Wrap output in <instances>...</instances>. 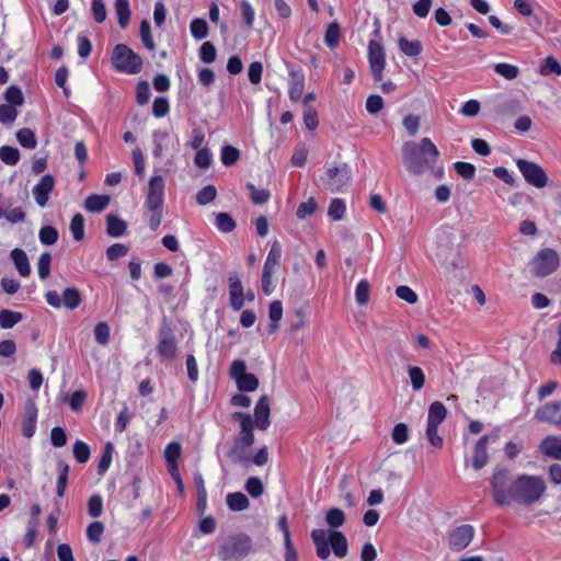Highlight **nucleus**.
<instances>
[{"mask_svg": "<svg viewBox=\"0 0 561 561\" xmlns=\"http://www.w3.org/2000/svg\"><path fill=\"white\" fill-rule=\"evenodd\" d=\"M474 529L471 525H461L449 534V547L454 551H461L472 541Z\"/></svg>", "mask_w": 561, "mask_h": 561, "instance_id": "15", "label": "nucleus"}, {"mask_svg": "<svg viewBox=\"0 0 561 561\" xmlns=\"http://www.w3.org/2000/svg\"><path fill=\"white\" fill-rule=\"evenodd\" d=\"M542 455L561 460V436H547L539 445Z\"/></svg>", "mask_w": 561, "mask_h": 561, "instance_id": "24", "label": "nucleus"}, {"mask_svg": "<svg viewBox=\"0 0 561 561\" xmlns=\"http://www.w3.org/2000/svg\"><path fill=\"white\" fill-rule=\"evenodd\" d=\"M341 36V26L337 22H332L328 25L325 34H324V43L330 47L334 48L339 42Z\"/></svg>", "mask_w": 561, "mask_h": 561, "instance_id": "35", "label": "nucleus"}, {"mask_svg": "<svg viewBox=\"0 0 561 561\" xmlns=\"http://www.w3.org/2000/svg\"><path fill=\"white\" fill-rule=\"evenodd\" d=\"M129 249L123 243H114L106 250V257L108 261H116L127 255Z\"/></svg>", "mask_w": 561, "mask_h": 561, "instance_id": "60", "label": "nucleus"}, {"mask_svg": "<svg viewBox=\"0 0 561 561\" xmlns=\"http://www.w3.org/2000/svg\"><path fill=\"white\" fill-rule=\"evenodd\" d=\"M251 550V539L244 534L227 538L220 546L219 557L222 561H240Z\"/></svg>", "mask_w": 561, "mask_h": 561, "instance_id": "7", "label": "nucleus"}, {"mask_svg": "<svg viewBox=\"0 0 561 561\" xmlns=\"http://www.w3.org/2000/svg\"><path fill=\"white\" fill-rule=\"evenodd\" d=\"M408 375L411 381L412 389L420 391L425 383V375L421 367L412 366L408 369Z\"/></svg>", "mask_w": 561, "mask_h": 561, "instance_id": "38", "label": "nucleus"}, {"mask_svg": "<svg viewBox=\"0 0 561 561\" xmlns=\"http://www.w3.org/2000/svg\"><path fill=\"white\" fill-rule=\"evenodd\" d=\"M4 99L8 104L12 106H21L24 102V98L22 91L15 85H11L7 89L4 93Z\"/></svg>", "mask_w": 561, "mask_h": 561, "instance_id": "52", "label": "nucleus"}, {"mask_svg": "<svg viewBox=\"0 0 561 561\" xmlns=\"http://www.w3.org/2000/svg\"><path fill=\"white\" fill-rule=\"evenodd\" d=\"M370 298V284L366 279H362L355 288V300L359 306L368 304Z\"/></svg>", "mask_w": 561, "mask_h": 561, "instance_id": "37", "label": "nucleus"}, {"mask_svg": "<svg viewBox=\"0 0 561 561\" xmlns=\"http://www.w3.org/2000/svg\"><path fill=\"white\" fill-rule=\"evenodd\" d=\"M114 8H115V13H116L121 28H126L127 25L129 24L130 16H131L129 1L128 0H116Z\"/></svg>", "mask_w": 561, "mask_h": 561, "instance_id": "31", "label": "nucleus"}, {"mask_svg": "<svg viewBox=\"0 0 561 561\" xmlns=\"http://www.w3.org/2000/svg\"><path fill=\"white\" fill-rule=\"evenodd\" d=\"M215 225L221 232H231L236 228L234 220L227 213L217 214Z\"/></svg>", "mask_w": 561, "mask_h": 561, "instance_id": "49", "label": "nucleus"}, {"mask_svg": "<svg viewBox=\"0 0 561 561\" xmlns=\"http://www.w3.org/2000/svg\"><path fill=\"white\" fill-rule=\"evenodd\" d=\"M192 36L197 39H204L208 35V24L204 19H194L190 25Z\"/></svg>", "mask_w": 561, "mask_h": 561, "instance_id": "40", "label": "nucleus"}, {"mask_svg": "<svg viewBox=\"0 0 561 561\" xmlns=\"http://www.w3.org/2000/svg\"><path fill=\"white\" fill-rule=\"evenodd\" d=\"M494 71L507 80L515 79L519 73L518 67L506 62L496 64Z\"/></svg>", "mask_w": 561, "mask_h": 561, "instance_id": "50", "label": "nucleus"}, {"mask_svg": "<svg viewBox=\"0 0 561 561\" xmlns=\"http://www.w3.org/2000/svg\"><path fill=\"white\" fill-rule=\"evenodd\" d=\"M496 478H500L499 483L502 484L500 489L504 491V493H513L514 486H515V480H511L510 473L506 469L497 468L491 479V486H492V496L494 502L496 503Z\"/></svg>", "mask_w": 561, "mask_h": 561, "instance_id": "22", "label": "nucleus"}, {"mask_svg": "<svg viewBox=\"0 0 561 561\" xmlns=\"http://www.w3.org/2000/svg\"><path fill=\"white\" fill-rule=\"evenodd\" d=\"M539 72L541 76L551 73L561 76V65L553 56H548L541 65Z\"/></svg>", "mask_w": 561, "mask_h": 561, "instance_id": "47", "label": "nucleus"}, {"mask_svg": "<svg viewBox=\"0 0 561 561\" xmlns=\"http://www.w3.org/2000/svg\"><path fill=\"white\" fill-rule=\"evenodd\" d=\"M270 414H271V403L270 398L266 394H263L257 400L255 408H254V416L253 420L255 421V427L261 431H266L268 426L271 425L270 421Z\"/></svg>", "mask_w": 561, "mask_h": 561, "instance_id": "19", "label": "nucleus"}, {"mask_svg": "<svg viewBox=\"0 0 561 561\" xmlns=\"http://www.w3.org/2000/svg\"><path fill=\"white\" fill-rule=\"evenodd\" d=\"M55 179L51 174H45L41 178L37 184L32 188V195L35 199V203L41 208L47 206L50 193L55 187Z\"/></svg>", "mask_w": 561, "mask_h": 561, "instance_id": "16", "label": "nucleus"}, {"mask_svg": "<svg viewBox=\"0 0 561 561\" xmlns=\"http://www.w3.org/2000/svg\"><path fill=\"white\" fill-rule=\"evenodd\" d=\"M216 48L210 42H205L202 44L199 49V58L206 62L211 64L216 60Z\"/></svg>", "mask_w": 561, "mask_h": 561, "instance_id": "61", "label": "nucleus"}, {"mask_svg": "<svg viewBox=\"0 0 561 561\" xmlns=\"http://www.w3.org/2000/svg\"><path fill=\"white\" fill-rule=\"evenodd\" d=\"M438 154L437 147L430 138H423L420 144L408 141L402 148L403 163L407 170L415 175L424 173Z\"/></svg>", "mask_w": 561, "mask_h": 561, "instance_id": "2", "label": "nucleus"}, {"mask_svg": "<svg viewBox=\"0 0 561 561\" xmlns=\"http://www.w3.org/2000/svg\"><path fill=\"white\" fill-rule=\"evenodd\" d=\"M311 538L316 545L317 556L322 560H327L330 557V546L336 557L344 558L347 554V539L341 531L313 529Z\"/></svg>", "mask_w": 561, "mask_h": 561, "instance_id": "3", "label": "nucleus"}, {"mask_svg": "<svg viewBox=\"0 0 561 561\" xmlns=\"http://www.w3.org/2000/svg\"><path fill=\"white\" fill-rule=\"evenodd\" d=\"M57 472H58V479H57V488L56 492L59 497H62L67 488L68 483V473H69V466L65 463L64 461H59L57 465Z\"/></svg>", "mask_w": 561, "mask_h": 561, "instance_id": "33", "label": "nucleus"}, {"mask_svg": "<svg viewBox=\"0 0 561 561\" xmlns=\"http://www.w3.org/2000/svg\"><path fill=\"white\" fill-rule=\"evenodd\" d=\"M447 415L445 405L439 402H433L428 408L426 437L430 444L435 448H442L443 438L438 435V426L444 422Z\"/></svg>", "mask_w": 561, "mask_h": 561, "instance_id": "8", "label": "nucleus"}, {"mask_svg": "<svg viewBox=\"0 0 561 561\" xmlns=\"http://www.w3.org/2000/svg\"><path fill=\"white\" fill-rule=\"evenodd\" d=\"M113 67L124 73L137 75L142 69V59L125 44H117L111 57Z\"/></svg>", "mask_w": 561, "mask_h": 561, "instance_id": "6", "label": "nucleus"}, {"mask_svg": "<svg viewBox=\"0 0 561 561\" xmlns=\"http://www.w3.org/2000/svg\"><path fill=\"white\" fill-rule=\"evenodd\" d=\"M317 202L313 197H310L308 201L301 203L297 210H296V216L299 218V219H305L306 217L308 216H311L314 214V211L317 210Z\"/></svg>", "mask_w": 561, "mask_h": 561, "instance_id": "56", "label": "nucleus"}, {"mask_svg": "<svg viewBox=\"0 0 561 561\" xmlns=\"http://www.w3.org/2000/svg\"><path fill=\"white\" fill-rule=\"evenodd\" d=\"M16 116H18V111L14 106H12L8 103L0 105V123L11 124L15 121Z\"/></svg>", "mask_w": 561, "mask_h": 561, "instance_id": "63", "label": "nucleus"}, {"mask_svg": "<svg viewBox=\"0 0 561 561\" xmlns=\"http://www.w3.org/2000/svg\"><path fill=\"white\" fill-rule=\"evenodd\" d=\"M20 145L27 149H34L37 146L35 134L28 128H22L16 133Z\"/></svg>", "mask_w": 561, "mask_h": 561, "instance_id": "45", "label": "nucleus"}, {"mask_svg": "<svg viewBox=\"0 0 561 561\" xmlns=\"http://www.w3.org/2000/svg\"><path fill=\"white\" fill-rule=\"evenodd\" d=\"M289 77V98L291 101L296 102L302 96L305 88V76L301 71L290 70Z\"/></svg>", "mask_w": 561, "mask_h": 561, "instance_id": "25", "label": "nucleus"}, {"mask_svg": "<svg viewBox=\"0 0 561 561\" xmlns=\"http://www.w3.org/2000/svg\"><path fill=\"white\" fill-rule=\"evenodd\" d=\"M213 160L211 152L207 148H202L197 150L194 162L201 169L209 168Z\"/></svg>", "mask_w": 561, "mask_h": 561, "instance_id": "64", "label": "nucleus"}, {"mask_svg": "<svg viewBox=\"0 0 561 561\" xmlns=\"http://www.w3.org/2000/svg\"><path fill=\"white\" fill-rule=\"evenodd\" d=\"M38 239L42 244L53 245L58 240V231L56 228H54L51 226H45V227L41 228V230L38 232Z\"/></svg>", "mask_w": 561, "mask_h": 561, "instance_id": "48", "label": "nucleus"}, {"mask_svg": "<svg viewBox=\"0 0 561 561\" xmlns=\"http://www.w3.org/2000/svg\"><path fill=\"white\" fill-rule=\"evenodd\" d=\"M368 60L375 80L380 81L382 79V71L386 66L385 49L380 43L376 41L369 42Z\"/></svg>", "mask_w": 561, "mask_h": 561, "instance_id": "14", "label": "nucleus"}, {"mask_svg": "<svg viewBox=\"0 0 561 561\" xmlns=\"http://www.w3.org/2000/svg\"><path fill=\"white\" fill-rule=\"evenodd\" d=\"M247 188L250 192L251 201L256 205H263L270 199V192L265 188H257L252 183L247 184Z\"/></svg>", "mask_w": 561, "mask_h": 561, "instance_id": "43", "label": "nucleus"}, {"mask_svg": "<svg viewBox=\"0 0 561 561\" xmlns=\"http://www.w3.org/2000/svg\"><path fill=\"white\" fill-rule=\"evenodd\" d=\"M535 416L540 421L561 426V399L541 405L536 410Z\"/></svg>", "mask_w": 561, "mask_h": 561, "instance_id": "18", "label": "nucleus"}, {"mask_svg": "<svg viewBox=\"0 0 561 561\" xmlns=\"http://www.w3.org/2000/svg\"><path fill=\"white\" fill-rule=\"evenodd\" d=\"M110 204L107 195L92 194L84 201V208L90 213H100L104 210Z\"/></svg>", "mask_w": 561, "mask_h": 561, "instance_id": "28", "label": "nucleus"}, {"mask_svg": "<svg viewBox=\"0 0 561 561\" xmlns=\"http://www.w3.org/2000/svg\"><path fill=\"white\" fill-rule=\"evenodd\" d=\"M153 141V156L156 158H161L165 150H168L170 146V135L167 130H156L152 134Z\"/></svg>", "mask_w": 561, "mask_h": 561, "instance_id": "27", "label": "nucleus"}, {"mask_svg": "<svg viewBox=\"0 0 561 561\" xmlns=\"http://www.w3.org/2000/svg\"><path fill=\"white\" fill-rule=\"evenodd\" d=\"M398 45L400 50L409 57H416L419 56L422 50L423 46L420 41H409L408 38L401 36L398 39Z\"/></svg>", "mask_w": 561, "mask_h": 561, "instance_id": "32", "label": "nucleus"}, {"mask_svg": "<svg viewBox=\"0 0 561 561\" xmlns=\"http://www.w3.org/2000/svg\"><path fill=\"white\" fill-rule=\"evenodd\" d=\"M490 440V436L483 435L477 442L472 456V466L476 470L482 469L489 461L486 453V446Z\"/></svg>", "mask_w": 561, "mask_h": 561, "instance_id": "23", "label": "nucleus"}, {"mask_svg": "<svg viewBox=\"0 0 561 561\" xmlns=\"http://www.w3.org/2000/svg\"><path fill=\"white\" fill-rule=\"evenodd\" d=\"M325 523L332 528H339L345 523V514L340 508H330L325 514Z\"/></svg>", "mask_w": 561, "mask_h": 561, "instance_id": "46", "label": "nucleus"}, {"mask_svg": "<svg viewBox=\"0 0 561 561\" xmlns=\"http://www.w3.org/2000/svg\"><path fill=\"white\" fill-rule=\"evenodd\" d=\"M106 232L114 238L122 237L126 233L127 225L126 222L118 218L115 215H107L106 218Z\"/></svg>", "mask_w": 561, "mask_h": 561, "instance_id": "30", "label": "nucleus"}, {"mask_svg": "<svg viewBox=\"0 0 561 561\" xmlns=\"http://www.w3.org/2000/svg\"><path fill=\"white\" fill-rule=\"evenodd\" d=\"M10 257L14 263L15 268L22 277H27L31 274V266L26 253L22 249H13Z\"/></svg>", "mask_w": 561, "mask_h": 561, "instance_id": "26", "label": "nucleus"}, {"mask_svg": "<svg viewBox=\"0 0 561 561\" xmlns=\"http://www.w3.org/2000/svg\"><path fill=\"white\" fill-rule=\"evenodd\" d=\"M229 374L240 391L252 392L259 387V379L255 375L247 373V365L241 359L232 362Z\"/></svg>", "mask_w": 561, "mask_h": 561, "instance_id": "11", "label": "nucleus"}, {"mask_svg": "<svg viewBox=\"0 0 561 561\" xmlns=\"http://www.w3.org/2000/svg\"><path fill=\"white\" fill-rule=\"evenodd\" d=\"M230 306L233 310L239 311L244 305V291L241 280L237 275L228 277Z\"/></svg>", "mask_w": 561, "mask_h": 561, "instance_id": "21", "label": "nucleus"}, {"mask_svg": "<svg viewBox=\"0 0 561 561\" xmlns=\"http://www.w3.org/2000/svg\"><path fill=\"white\" fill-rule=\"evenodd\" d=\"M500 478H496V504L510 505L512 502L522 504H531L536 502L545 491V484L541 479L529 476H520L515 480L513 493H504L499 483Z\"/></svg>", "mask_w": 561, "mask_h": 561, "instance_id": "1", "label": "nucleus"}, {"mask_svg": "<svg viewBox=\"0 0 561 561\" xmlns=\"http://www.w3.org/2000/svg\"><path fill=\"white\" fill-rule=\"evenodd\" d=\"M250 447H244L238 444H233L229 451V457L233 462L244 463L249 461V449Z\"/></svg>", "mask_w": 561, "mask_h": 561, "instance_id": "51", "label": "nucleus"}, {"mask_svg": "<svg viewBox=\"0 0 561 561\" xmlns=\"http://www.w3.org/2000/svg\"><path fill=\"white\" fill-rule=\"evenodd\" d=\"M37 412V407L33 401H28L25 404L23 411L22 434L26 438H31L35 433Z\"/></svg>", "mask_w": 561, "mask_h": 561, "instance_id": "20", "label": "nucleus"}, {"mask_svg": "<svg viewBox=\"0 0 561 561\" xmlns=\"http://www.w3.org/2000/svg\"><path fill=\"white\" fill-rule=\"evenodd\" d=\"M51 256L48 252H44L39 255L37 262V273L42 279L48 277L50 273Z\"/></svg>", "mask_w": 561, "mask_h": 561, "instance_id": "57", "label": "nucleus"}, {"mask_svg": "<svg viewBox=\"0 0 561 561\" xmlns=\"http://www.w3.org/2000/svg\"><path fill=\"white\" fill-rule=\"evenodd\" d=\"M240 157V151L232 146H224L221 149V162L229 167L234 164Z\"/></svg>", "mask_w": 561, "mask_h": 561, "instance_id": "55", "label": "nucleus"}, {"mask_svg": "<svg viewBox=\"0 0 561 561\" xmlns=\"http://www.w3.org/2000/svg\"><path fill=\"white\" fill-rule=\"evenodd\" d=\"M140 38L147 49L153 50L156 48V44L151 35L150 23L147 20H144L140 23Z\"/></svg>", "mask_w": 561, "mask_h": 561, "instance_id": "54", "label": "nucleus"}, {"mask_svg": "<svg viewBox=\"0 0 561 561\" xmlns=\"http://www.w3.org/2000/svg\"><path fill=\"white\" fill-rule=\"evenodd\" d=\"M178 344L174 333L170 328H163L159 332L157 352L164 358H171L176 354Z\"/></svg>", "mask_w": 561, "mask_h": 561, "instance_id": "17", "label": "nucleus"}, {"mask_svg": "<svg viewBox=\"0 0 561 561\" xmlns=\"http://www.w3.org/2000/svg\"><path fill=\"white\" fill-rule=\"evenodd\" d=\"M110 325L106 322H99L94 327V339L100 345H106L110 341Z\"/></svg>", "mask_w": 561, "mask_h": 561, "instance_id": "53", "label": "nucleus"}, {"mask_svg": "<svg viewBox=\"0 0 561 561\" xmlns=\"http://www.w3.org/2000/svg\"><path fill=\"white\" fill-rule=\"evenodd\" d=\"M22 320V314L12 310L0 311V327L2 329H11Z\"/></svg>", "mask_w": 561, "mask_h": 561, "instance_id": "36", "label": "nucleus"}, {"mask_svg": "<svg viewBox=\"0 0 561 561\" xmlns=\"http://www.w3.org/2000/svg\"><path fill=\"white\" fill-rule=\"evenodd\" d=\"M346 211V205L343 199L341 198H334L331 201L329 208H328V215L333 220L337 221L343 219Z\"/></svg>", "mask_w": 561, "mask_h": 561, "instance_id": "42", "label": "nucleus"}, {"mask_svg": "<svg viewBox=\"0 0 561 561\" xmlns=\"http://www.w3.org/2000/svg\"><path fill=\"white\" fill-rule=\"evenodd\" d=\"M226 503L233 512L244 511L250 505L248 497L241 492L228 493L226 496Z\"/></svg>", "mask_w": 561, "mask_h": 561, "instance_id": "29", "label": "nucleus"}, {"mask_svg": "<svg viewBox=\"0 0 561 561\" xmlns=\"http://www.w3.org/2000/svg\"><path fill=\"white\" fill-rule=\"evenodd\" d=\"M352 181V170L346 163L328 165L319 176L318 185L331 193L344 192Z\"/></svg>", "mask_w": 561, "mask_h": 561, "instance_id": "5", "label": "nucleus"}, {"mask_svg": "<svg viewBox=\"0 0 561 561\" xmlns=\"http://www.w3.org/2000/svg\"><path fill=\"white\" fill-rule=\"evenodd\" d=\"M516 165L528 184L537 188H542L547 185L548 176L539 164L518 159L516 160Z\"/></svg>", "mask_w": 561, "mask_h": 561, "instance_id": "13", "label": "nucleus"}, {"mask_svg": "<svg viewBox=\"0 0 561 561\" xmlns=\"http://www.w3.org/2000/svg\"><path fill=\"white\" fill-rule=\"evenodd\" d=\"M216 187L213 185H207L203 187L201 191H198V193L196 194V202L199 205H206L213 202L216 198Z\"/></svg>", "mask_w": 561, "mask_h": 561, "instance_id": "58", "label": "nucleus"}, {"mask_svg": "<svg viewBox=\"0 0 561 561\" xmlns=\"http://www.w3.org/2000/svg\"><path fill=\"white\" fill-rule=\"evenodd\" d=\"M104 533V525L101 522H93L87 528V537L91 542H100Z\"/></svg>", "mask_w": 561, "mask_h": 561, "instance_id": "62", "label": "nucleus"}, {"mask_svg": "<svg viewBox=\"0 0 561 561\" xmlns=\"http://www.w3.org/2000/svg\"><path fill=\"white\" fill-rule=\"evenodd\" d=\"M181 450V445L178 442H171L167 445L164 449V458L169 468L173 467L175 469Z\"/></svg>", "mask_w": 561, "mask_h": 561, "instance_id": "34", "label": "nucleus"}, {"mask_svg": "<svg viewBox=\"0 0 561 561\" xmlns=\"http://www.w3.org/2000/svg\"><path fill=\"white\" fill-rule=\"evenodd\" d=\"M69 229L76 241H81L84 238V218L81 214H76L71 221Z\"/></svg>", "mask_w": 561, "mask_h": 561, "instance_id": "41", "label": "nucleus"}, {"mask_svg": "<svg viewBox=\"0 0 561 561\" xmlns=\"http://www.w3.org/2000/svg\"><path fill=\"white\" fill-rule=\"evenodd\" d=\"M560 259L556 250L542 249L530 262V271L534 275L543 277L552 274L559 266Z\"/></svg>", "mask_w": 561, "mask_h": 561, "instance_id": "10", "label": "nucleus"}, {"mask_svg": "<svg viewBox=\"0 0 561 561\" xmlns=\"http://www.w3.org/2000/svg\"><path fill=\"white\" fill-rule=\"evenodd\" d=\"M232 417L239 421L241 433H253L255 421L251 414L244 412H234Z\"/></svg>", "mask_w": 561, "mask_h": 561, "instance_id": "44", "label": "nucleus"}, {"mask_svg": "<svg viewBox=\"0 0 561 561\" xmlns=\"http://www.w3.org/2000/svg\"><path fill=\"white\" fill-rule=\"evenodd\" d=\"M45 298L47 304L54 308L65 307L70 310L78 308L82 301L80 291L75 287L66 288L61 296L56 290H49Z\"/></svg>", "mask_w": 561, "mask_h": 561, "instance_id": "12", "label": "nucleus"}, {"mask_svg": "<svg viewBox=\"0 0 561 561\" xmlns=\"http://www.w3.org/2000/svg\"><path fill=\"white\" fill-rule=\"evenodd\" d=\"M165 183L161 175H153L148 183L145 207L150 213L149 227L156 231L162 220Z\"/></svg>", "mask_w": 561, "mask_h": 561, "instance_id": "4", "label": "nucleus"}, {"mask_svg": "<svg viewBox=\"0 0 561 561\" xmlns=\"http://www.w3.org/2000/svg\"><path fill=\"white\" fill-rule=\"evenodd\" d=\"M73 456L78 462H80V463L87 462L90 458L89 446L82 440H77L73 445Z\"/></svg>", "mask_w": 561, "mask_h": 561, "instance_id": "59", "label": "nucleus"}, {"mask_svg": "<svg viewBox=\"0 0 561 561\" xmlns=\"http://www.w3.org/2000/svg\"><path fill=\"white\" fill-rule=\"evenodd\" d=\"M0 160L8 165H15L20 160V151L15 147H0Z\"/></svg>", "mask_w": 561, "mask_h": 561, "instance_id": "39", "label": "nucleus"}, {"mask_svg": "<svg viewBox=\"0 0 561 561\" xmlns=\"http://www.w3.org/2000/svg\"><path fill=\"white\" fill-rule=\"evenodd\" d=\"M280 259L282 245L277 240H275L271 245V249L264 262L262 273V290L267 296H270L274 291L275 287L272 283V276L275 273L276 268L278 267Z\"/></svg>", "mask_w": 561, "mask_h": 561, "instance_id": "9", "label": "nucleus"}]
</instances>
